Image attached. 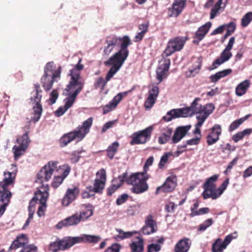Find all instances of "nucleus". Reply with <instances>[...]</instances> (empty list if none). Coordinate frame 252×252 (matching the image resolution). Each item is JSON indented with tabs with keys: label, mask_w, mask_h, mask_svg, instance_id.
<instances>
[{
	"label": "nucleus",
	"mask_w": 252,
	"mask_h": 252,
	"mask_svg": "<svg viewBox=\"0 0 252 252\" xmlns=\"http://www.w3.org/2000/svg\"><path fill=\"white\" fill-rule=\"evenodd\" d=\"M120 43V50L104 63L105 66L112 65L109 70L108 78L114 73H116L123 65L129 55L128 47L132 43L127 35L117 37L113 35L106 37L105 43L107 46L104 48V55L108 56L113 51L114 47L119 45Z\"/></svg>",
	"instance_id": "obj_1"
},
{
	"label": "nucleus",
	"mask_w": 252,
	"mask_h": 252,
	"mask_svg": "<svg viewBox=\"0 0 252 252\" xmlns=\"http://www.w3.org/2000/svg\"><path fill=\"white\" fill-rule=\"evenodd\" d=\"M153 162V158H148L145 163L143 172L132 173L129 176L127 183L132 186L131 190L133 193L140 194L148 190L149 186L147 181L149 178V175L147 172Z\"/></svg>",
	"instance_id": "obj_2"
},
{
	"label": "nucleus",
	"mask_w": 252,
	"mask_h": 252,
	"mask_svg": "<svg viewBox=\"0 0 252 252\" xmlns=\"http://www.w3.org/2000/svg\"><path fill=\"white\" fill-rule=\"evenodd\" d=\"M93 122V118L90 117L84 121L82 125L79 126L73 131L64 134L60 139V146L62 147H65L74 140H76L77 142L82 141L90 132Z\"/></svg>",
	"instance_id": "obj_3"
},
{
	"label": "nucleus",
	"mask_w": 252,
	"mask_h": 252,
	"mask_svg": "<svg viewBox=\"0 0 252 252\" xmlns=\"http://www.w3.org/2000/svg\"><path fill=\"white\" fill-rule=\"evenodd\" d=\"M11 166L14 168L12 172L4 173L5 178L0 182V202L2 203L0 205V218L4 213L6 206L11 197V193L9 190L8 187L13 184L17 172V167L15 164H12Z\"/></svg>",
	"instance_id": "obj_4"
},
{
	"label": "nucleus",
	"mask_w": 252,
	"mask_h": 252,
	"mask_svg": "<svg viewBox=\"0 0 252 252\" xmlns=\"http://www.w3.org/2000/svg\"><path fill=\"white\" fill-rule=\"evenodd\" d=\"M62 66L56 68V65L53 62L47 63L44 67V74L40 78V83L45 91H50L55 82L61 78Z\"/></svg>",
	"instance_id": "obj_5"
},
{
	"label": "nucleus",
	"mask_w": 252,
	"mask_h": 252,
	"mask_svg": "<svg viewBox=\"0 0 252 252\" xmlns=\"http://www.w3.org/2000/svg\"><path fill=\"white\" fill-rule=\"evenodd\" d=\"M81 59H80L78 63L73 68L70 70L69 75L71 77L69 84L65 89L66 91L69 92L75 89L72 94L78 95L79 93L82 90L84 84L79 81L81 70L84 68V65L80 63Z\"/></svg>",
	"instance_id": "obj_6"
},
{
	"label": "nucleus",
	"mask_w": 252,
	"mask_h": 252,
	"mask_svg": "<svg viewBox=\"0 0 252 252\" xmlns=\"http://www.w3.org/2000/svg\"><path fill=\"white\" fill-rule=\"evenodd\" d=\"M42 92L40 85L38 83L34 84V90L31 93L30 98V103L32 106V114L33 115L31 120L34 123L38 121L43 111L42 106L41 104Z\"/></svg>",
	"instance_id": "obj_7"
},
{
	"label": "nucleus",
	"mask_w": 252,
	"mask_h": 252,
	"mask_svg": "<svg viewBox=\"0 0 252 252\" xmlns=\"http://www.w3.org/2000/svg\"><path fill=\"white\" fill-rule=\"evenodd\" d=\"M200 100V98H195L190 106L186 108L189 109V116H191L192 114H198L199 115L196 116L197 119H199V117L202 118L206 116L207 119L213 112L215 107L212 103H208L205 105L202 106L198 103Z\"/></svg>",
	"instance_id": "obj_8"
},
{
	"label": "nucleus",
	"mask_w": 252,
	"mask_h": 252,
	"mask_svg": "<svg viewBox=\"0 0 252 252\" xmlns=\"http://www.w3.org/2000/svg\"><path fill=\"white\" fill-rule=\"evenodd\" d=\"M29 242L27 236L25 234L18 235L9 248V250L22 248L19 252H37V248L33 245H28Z\"/></svg>",
	"instance_id": "obj_9"
},
{
	"label": "nucleus",
	"mask_w": 252,
	"mask_h": 252,
	"mask_svg": "<svg viewBox=\"0 0 252 252\" xmlns=\"http://www.w3.org/2000/svg\"><path fill=\"white\" fill-rule=\"evenodd\" d=\"M187 40V38L183 36H177L170 39L162 54V58L170 56L175 52L181 51L183 48Z\"/></svg>",
	"instance_id": "obj_10"
},
{
	"label": "nucleus",
	"mask_w": 252,
	"mask_h": 252,
	"mask_svg": "<svg viewBox=\"0 0 252 252\" xmlns=\"http://www.w3.org/2000/svg\"><path fill=\"white\" fill-rule=\"evenodd\" d=\"M57 163L56 161H50L43 167L36 175L35 182L44 183V182H48L51 178L54 171L57 169Z\"/></svg>",
	"instance_id": "obj_11"
},
{
	"label": "nucleus",
	"mask_w": 252,
	"mask_h": 252,
	"mask_svg": "<svg viewBox=\"0 0 252 252\" xmlns=\"http://www.w3.org/2000/svg\"><path fill=\"white\" fill-rule=\"evenodd\" d=\"M153 127L149 126L145 129L133 133L131 135V145L143 144L151 139Z\"/></svg>",
	"instance_id": "obj_12"
},
{
	"label": "nucleus",
	"mask_w": 252,
	"mask_h": 252,
	"mask_svg": "<svg viewBox=\"0 0 252 252\" xmlns=\"http://www.w3.org/2000/svg\"><path fill=\"white\" fill-rule=\"evenodd\" d=\"M74 245L72 237H65L62 239H58L56 241L51 243L49 245V250L52 252H58L59 251H65Z\"/></svg>",
	"instance_id": "obj_13"
},
{
	"label": "nucleus",
	"mask_w": 252,
	"mask_h": 252,
	"mask_svg": "<svg viewBox=\"0 0 252 252\" xmlns=\"http://www.w3.org/2000/svg\"><path fill=\"white\" fill-rule=\"evenodd\" d=\"M219 178V175L215 174L208 178L203 185L204 191L202 193V196L206 199L209 198L214 199V194L216 190L215 182Z\"/></svg>",
	"instance_id": "obj_14"
},
{
	"label": "nucleus",
	"mask_w": 252,
	"mask_h": 252,
	"mask_svg": "<svg viewBox=\"0 0 252 252\" xmlns=\"http://www.w3.org/2000/svg\"><path fill=\"white\" fill-rule=\"evenodd\" d=\"M17 141L19 145H15L12 149L15 158H18L23 155L28 147L30 141L28 132H26L22 136L18 137Z\"/></svg>",
	"instance_id": "obj_15"
},
{
	"label": "nucleus",
	"mask_w": 252,
	"mask_h": 252,
	"mask_svg": "<svg viewBox=\"0 0 252 252\" xmlns=\"http://www.w3.org/2000/svg\"><path fill=\"white\" fill-rule=\"evenodd\" d=\"M177 185V178L175 175H172L168 177L164 183L158 187L156 190V194H158L160 192L170 193L174 190Z\"/></svg>",
	"instance_id": "obj_16"
},
{
	"label": "nucleus",
	"mask_w": 252,
	"mask_h": 252,
	"mask_svg": "<svg viewBox=\"0 0 252 252\" xmlns=\"http://www.w3.org/2000/svg\"><path fill=\"white\" fill-rule=\"evenodd\" d=\"M129 177L127 176L126 172L124 173L123 174L119 175L118 178H116L112 180L111 185L107 189V195L111 196L123 184L124 182L130 185L127 183Z\"/></svg>",
	"instance_id": "obj_17"
},
{
	"label": "nucleus",
	"mask_w": 252,
	"mask_h": 252,
	"mask_svg": "<svg viewBox=\"0 0 252 252\" xmlns=\"http://www.w3.org/2000/svg\"><path fill=\"white\" fill-rule=\"evenodd\" d=\"M187 0H174L172 6L168 8L169 17H177L186 6Z\"/></svg>",
	"instance_id": "obj_18"
},
{
	"label": "nucleus",
	"mask_w": 252,
	"mask_h": 252,
	"mask_svg": "<svg viewBox=\"0 0 252 252\" xmlns=\"http://www.w3.org/2000/svg\"><path fill=\"white\" fill-rule=\"evenodd\" d=\"M234 238L235 237H233L232 234H230L225 237L223 241L221 238L217 239L212 244V252H223Z\"/></svg>",
	"instance_id": "obj_19"
},
{
	"label": "nucleus",
	"mask_w": 252,
	"mask_h": 252,
	"mask_svg": "<svg viewBox=\"0 0 252 252\" xmlns=\"http://www.w3.org/2000/svg\"><path fill=\"white\" fill-rule=\"evenodd\" d=\"M96 175L97 178L94 180V192L101 193L104 188L106 181V171L102 168L96 172Z\"/></svg>",
	"instance_id": "obj_20"
},
{
	"label": "nucleus",
	"mask_w": 252,
	"mask_h": 252,
	"mask_svg": "<svg viewBox=\"0 0 252 252\" xmlns=\"http://www.w3.org/2000/svg\"><path fill=\"white\" fill-rule=\"evenodd\" d=\"M158 230L157 222L154 220L152 214L148 215L145 218V224L141 229L144 235H150L156 232Z\"/></svg>",
	"instance_id": "obj_21"
},
{
	"label": "nucleus",
	"mask_w": 252,
	"mask_h": 252,
	"mask_svg": "<svg viewBox=\"0 0 252 252\" xmlns=\"http://www.w3.org/2000/svg\"><path fill=\"white\" fill-rule=\"evenodd\" d=\"M189 109L188 108L173 109L168 111L162 119L165 122H170L172 119L180 117H187L189 116Z\"/></svg>",
	"instance_id": "obj_22"
},
{
	"label": "nucleus",
	"mask_w": 252,
	"mask_h": 252,
	"mask_svg": "<svg viewBox=\"0 0 252 252\" xmlns=\"http://www.w3.org/2000/svg\"><path fill=\"white\" fill-rule=\"evenodd\" d=\"M79 193V189L77 187L74 186L72 188H68L62 199V205L65 207L68 206L77 198Z\"/></svg>",
	"instance_id": "obj_23"
},
{
	"label": "nucleus",
	"mask_w": 252,
	"mask_h": 252,
	"mask_svg": "<svg viewBox=\"0 0 252 252\" xmlns=\"http://www.w3.org/2000/svg\"><path fill=\"white\" fill-rule=\"evenodd\" d=\"M159 88L156 86H153L148 91V96L144 102V107L146 110L150 109L156 103L159 94Z\"/></svg>",
	"instance_id": "obj_24"
},
{
	"label": "nucleus",
	"mask_w": 252,
	"mask_h": 252,
	"mask_svg": "<svg viewBox=\"0 0 252 252\" xmlns=\"http://www.w3.org/2000/svg\"><path fill=\"white\" fill-rule=\"evenodd\" d=\"M200 141V137L196 136L195 138H193L190 140H189L187 141V144L185 145H184L182 146L179 147L178 148V150L175 152H167L165 153L163 155L161 156V158H169L170 157H178L179 156V155L183 153L186 148L187 145H197L198 144Z\"/></svg>",
	"instance_id": "obj_25"
},
{
	"label": "nucleus",
	"mask_w": 252,
	"mask_h": 252,
	"mask_svg": "<svg viewBox=\"0 0 252 252\" xmlns=\"http://www.w3.org/2000/svg\"><path fill=\"white\" fill-rule=\"evenodd\" d=\"M77 95L70 93L68 96L65 98V104L63 106L60 107L55 112V116L60 117L62 116L68 109H69L75 101Z\"/></svg>",
	"instance_id": "obj_26"
},
{
	"label": "nucleus",
	"mask_w": 252,
	"mask_h": 252,
	"mask_svg": "<svg viewBox=\"0 0 252 252\" xmlns=\"http://www.w3.org/2000/svg\"><path fill=\"white\" fill-rule=\"evenodd\" d=\"M221 133V127L219 125H215L211 129V132L206 137V142L208 146L216 143L219 140Z\"/></svg>",
	"instance_id": "obj_27"
},
{
	"label": "nucleus",
	"mask_w": 252,
	"mask_h": 252,
	"mask_svg": "<svg viewBox=\"0 0 252 252\" xmlns=\"http://www.w3.org/2000/svg\"><path fill=\"white\" fill-rule=\"evenodd\" d=\"M211 25V22H208L204 25L199 27L195 33V35L193 37L194 38L196 39L193 40V43L196 44H198L199 42L204 38L206 34L208 33Z\"/></svg>",
	"instance_id": "obj_28"
},
{
	"label": "nucleus",
	"mask_w": 252,
	"mask_h": 252,
	"mask_svg": "<svg viewBox=\"0 0 252 252\" xmlns=\"http://www.w3.org/2000/svg\"><path fill=\"white\" fill-rule=\"evenodd\" d=\"M72 238L74 245L83 242L96 244L101 240V238L99 236L85 234L78 237H72Z\"/></svg>",
	"instance_id": "obj_29"
},
{
	"label": "nucleus",
	"mask_w": 252,
	"mask_h": 252,
	"mask_svg": "<svg viewBox=\"0 0 252 252\" xmlns=\"http://www.w3.org/2000/svg\"><path fill=\"white\" fill-rule=\"evenodd\" d=\"M40 184L41 186L37 188V190L34 193V196L39 201L46 202L49 197V186L47 184L43 182Z\"/></svg>",
	"instance_id": "obj_30"
},
{
	"label": "nucleus",
	"mask_w": 252,
	"mask_h": 252,
	"mask_svg": "<svg viewBox=\"0 0 252 252\" xmlns=\"http://www.w3.org/2000/svg\"><path fill=\"white\" fill-rule=\"evenodd\" d=\"M190 128V125L177 127L176 128L174 135L171 138L172 143H177L179 142L186 135Z\"/></svg>",
	"instance_id": "obj_31"
},
{
	"label": "nucleus",
	"mask_w": 252,
	"mask_h": 252,
	"mask_svg": "<svg viewBox=\"0 0 252 252\" xmlns=\"http://www.w3.org/2000/svg\"><path fill=\"white\" fill-rule=\"evenodd\" d=\"M231 50H227L225 48L221 53L220 57L214 61L212 65V68L210 70L217 68L219 65L228 61L232 56Z\"/></svg>",
	"instance_id": "obj_32"
},
{
	"label": "nucleus",
	"mask_w": 252,
	"mask_h": 252,
	"mask_svg": "<svg viewBox=\"0 0 252 252\" xmlns=\"http://www.w3.org/2000/svg\"><path fill=\"white\" fill-rule=\"evenodd\" d=\"M191 244L189 238H184L180 240L175 246V252H188Z\"/></svg>",
	"instance_id": "obj_33"
},
{
	"label": "nucleus",
	"mask_w": 252,
	"mask_h": 252,
	"mask_svg": "<svg viewBox=\"0 0 252 252\" xmlns=\"http://www.w3.org/2000/svg\"><path fill=\"white\" fill-rule=\"evenodd\" d=\"M170 64V59H165L162 64L163 67H159L158 68L157 70V79L159 81V83H160L163 79L166 76V72L168 71Z\"/></svg>",
	"instance_id": "obj_34"
},
{
	"label": "nucleus",
	"mask_w": 252,
	"mask_h": 252,
	"mask_svg": "<svg viewBox=\"0 0 252 252\" xmlns=\"http://www.w3.org/2000/svg\"><path fill=\"white\" fill-rule=\"evenodd\" d=\"M137 241H132L129 247L131 252H144V240L141 237L138 236L136 238Z\"/></svg>",
	"instance_id": "obj_35"
},
{
	"label": "nucleus",
	"mask_w": 252,
	"mask_h": 252,
	"mask_svg": "<svg viewBox=\"0 0 252 252\" xmlns=\"http://www.w3.org/2000/svg\"><path fill=\"white\" fill-rule=\"evenodd\" d=\"M173 132V128L166 127L162 129V133L158 138V142L160 144L166 143L171 139V136Z\"/></svg>",
	"instance_id": "obj_36"
},
{
	"label": "nucleus",
	"mask_w": 252,
	"mask_h": 252,
	"mask_svg": "<svg viewBox=\"0 0 252 252\" xmlns=\"http://www.w3.org/2000/svg\"><path fill=\"white\" fill-rule=\"evenodd\" d=\"M250 81L245 80L239 83L235 88V94L238 96L245 94L250 86Z\"/></svg>",
	"instance_id": "obj_37"
},
{
	"label": "nucleus",
	"mask_w": 252,
	"mask_h": 252,
	"mask_svg": "<svg viewBox=\"0 0 252 252\" xmlns=\"http://www.w3.org/2000/svg\"><path fill=\"white\" fill-rule=\"evenodd\" d=\"M81 221L78 213L77 212L64 219L63 223L65 226H72L77 225Z\"/></svg>",
	"instance_id": "obj_38"
},
{
	"label": "nucleus",
	"mask_w": 252,
	"mask_h": 252,
	"mask_svg": "<svg viewBox=\"0 0 252 252\" xmlns=\"http://www.w3.org/2000/svg\"><path fill=\"white\" fill-rule=\"evenodd\" d=\"M108 74L109 71L106 74L105 80H104L102 77H100L96 79L95 83H94V87L95 89H96L100 88L101 90H103L107 84V82L109 81L116 73H114L113 75H112V76L109 78H108Z\"/></svg>",
	"instance_id": "obj_39"
},
{
	"label": "nucleus",
	"mask_w": 252,
	"mask_h": 252,
	"mask_svg": "<svg viewBox=\"0 0 252 252\" xmlns=\"http://www.w3.org/2000/svg\"><path fill=\"white\" fill-rule=\"evenodd\" d=\"M231 72L232 70L231 69H226L218 72L216 74L212 75L210 77V80L213 83H216L220 79L228 75L229 74H231Z\"/></svg>",
	"instance_id": "obj_40"
},
{
	"label": "nucleus",
	"mask_w": 252,
	"mask_h": 252,
	"mask_svg": "<svg viewBox=\"0 0 252 252\" xmlns=\"http://www.w3.org/2000/svg\"><path fill=\"white\" fill-rule=\"evenodd\" d=\"M228 0H225L224 3V6L225 7L227 3ZM222 3V0H218V1L215 3L214 7L212 8L210 11V17L211 19H213L217 16L219 13V10L221 8V5Z\"/></svg>",
	"instance_id": "obj_41"
},
{
	"label": "nucleus",
	"mask_w": 252,
	"mask_h": 252,
	"mask_svg": "<svg viewBox=\"0 0 252 252\" xmlns=\"http://www.w3.org/2000/svg\"><path fill=\"white\" fill-rule=\"evenodd\" d=\"M201 61L198 59L197 61L195 62V64H194L192 67V68L189 69L187 72L186 74L188 77H193L197 73H198L199 70L200 69L201 66Z\"/></svg>",
	"instance_id": "obj_42"
},
{
	"label": "nucleus",
	"mask_w": 252,
	"mask_h": 252,
	"mask_svg": "<svg viewBox=\"0 0 252 252\" xmlns=\"http://www.w3.org/2000/svg\"><path fill=\"white\" fill-rule=\"evenodd\" d=\"M252 132V130L251 128H247L242 131H239L236 134L234 135L232 139L235 142H237L243 139V138L246 135H250Z\"/></svg>",
	"instance_id": "obj_43"
},
{
	"label": "nucleus",
	"mask_w": 252,
	"mask_h": 252,
	"mask_svg": "<svg viewBox=\"0 0 252 252\" xmlns=\"http://www.w3.org/2000/svg\"><path fill=\"white\" fill-rule=\"evenodd\" d=\"M228 184L229 179L227 178L222 182V183L221 184V185L219 188H216L215 193H214V194L213 199H216L219 197H220L222 194L224 190L226 189Z\"/></svg>",
	"instance_id": "obj_44"
},
{
	"label": "nucleus",
	"mask_w": 252,
	"mask_h": 252,
	"mask_svg": "<svg viewBox=\"0 0 252 252\" xmlns=\"http://www.w3.org/2000/svg\"><path fill=\"white\" fill-rule=\"evenodd\" d=\"M78 215L81 221H85L93 215V209L91 207L87 208L80 211Z\"/></svg>",
	"instance_id": "obj_45"
},
{
	"label": "nucleus",
	"mask_w": 252,
	"mask_h": 252,
	"mask_svg": "<svg viewBox=\"0 0 252 252\" xmlns=\"http://www.w3.org/2000/svg\"><path fill=\"white\" fill-rule=\"evenodd\" d=\"M119 147V143L117 141L113 142L111 145L109 146L106 151L108 157L113 158L116 154Z\"/></svg>",
	"instance_id": "obj_46"
},
{
	"label": "nucleus",
	"mask_w": 252,
	"mask_h": 252,
	"mask_svg": "<svg viewBox=\"0 0 252 252\" xmlns=\"http://www.w3.org/2000/svg\"><path fill=\"white\" fill-rule=\"evenodd\" d=\"M252 21V12H249L247 13L241 19V26L246 27Z\"/></svg>",
	"instance_id": "obj_47"
},
{
	"label": "nucleus",
	"mask_w": 252,
	"mask_h": 252,
	"mask_svg": "<svg viewBox=\"0 0 252 252\" xmlns=\"http://www.w3.org/2000/svg\"><path fill=\"white\" fill-rule=\"evenodd\" d=\"M39 203V200L37 198H35L34 196L29 203L28 206L29 214L33 215L35 210L36 204Z\"/></svg>",
	"instance_id": "obj_48"
},
{
	"label": "nucleus",
	"mask_w": 252,
	"mask_h": 252,
	"mask_svg": "<svg viewBox=\"0 0 252 252\" xmlns=\"http://www.w3.org/2000/svg\"><path fill=\"white\" fill-rule=\"evenodd\" d=\"M199 119H197L198 122L195 125V129L193 131V133L196 134H199V136L200 137L201 136V130H200V127L202 126L203 124L204 123V121L206 119V116L202 118H198Z\"/></svg>",
	"instance_id": "obj_49"
},
{
	"label": "nucleus",
	"mask_w": 252,
	"mask_h": 252,
	"mask_svg": "<svg viewBox=\"0 0 252 252\" xmlns=\"http://www.w3.org/2000/svg\"><path fill=\"white\" fill-rule=\"evenodd\" d=\"M213 223V220L212 218L205 220L202 223L199 225L198 231H204L209 226L212 225Z\"/></svg>",
	"instance_id": "obj_50"
},
{
	"label": "nucleus",
	"mask_w": 252,
	"mask_h": 252,
	"mask_svg": "<svg viewBox=\"0 0 252 252\" xmlns=\"http://www.w3.org/2000/svg\"><path fill=\"white\" fill-rule=\"evenodd\" d=\"M40 206L38 207L37 214L39 217H42L45 215V211L47 207L46 202L39 201Z\"/></svg>",
	"instance_id": "obj_51"
},
{
	"label": "nucleus",
	"mask_w": 252,
	"mask_h": 252,
	"mask_svg": "<svg viewBox=\"0 0 252 252\" xmlns=\"http://www.w3.org/2000/svg\"><path fill=\"white\" fill-rule=\"evenodd\" d=\"M58 93L56 90H54L50 94V98L48 100L49 105H52L55 103L58 97Z\"/></svg>",
	"instance_id": "obj_52"
},
{
	"label": "nucleus",
	"mask_w": 252,
	"mask_h": 252,
	"mask_svg": "<svg viewBox=\"0 0 252 252\" xmlns=\"http://www.w3.org/2000/svg\"><path fill=\"white\" fill-rule=\"evenodd\" d=\"M243 124V121L241 120H236L233 122L229 126V131L232 132L238 128L239 126Z\"/></svg>",
	"instance_id": "obj_53"
},
{
	"label": "nucleus",
	"mask_w": 252,
	"mask_h": 252,
	"mask_svg": "<svg viewBox=\"0 0 252 252\" xmlns=\"http://www.w3.org/2000/svg\"><path fill=\"white\" fill-rule=\"evenodd\" d=\"M64 178L61 176L55 177L52 183V186L54 188H57L63 183Z\"/></svg>",
	"instance_id": "obj_54"
},
{
	"label": "nucleus",
	"mask_w": 252,
	"mask_h": 252,
	"mask_svg": "<svg viewBox=\"0 0 252 252\" xmlns=\"http://www.w3.org/2000/svg\"><path fill=\"white\" fill-rule=\"evenodd\" d=\"M161 249V246L158 244H151L147 247V252H158Z\"/></svg>",
	"instance_id": "obj_55"
},
{
	"label": "nucleus",
	"mask_w": 252,
	"mask_h": 252,
	"mask_svg": "<svg viewBox=\"0 0 252 252\" xmlns=\"http://www.w3.org/2000/svg\"><path fill=\"white\" fill-rule=\"evenodd\" d=\"M121 249L120 245L117 243L112 244L110 247H108L105 252H120Z\"/></svg>",
	"instance_id": "obj_56"
},
{
	"label": "nucleus",
	"mask_w": 252,
	"mask_h": 252,
	"mask_svg": "<svg viewBox=\"0 0 252 252\" xmlns=\"http://www.w3.org/2000/svg\"><path fill=\"white\" fill-rule=\"evenodd\" d=\"M176 205L173 202H169L164 206L165 210L167 213H172L174 212V210Z\"/></svg>",
	"instance_id": "obj_57"
},
{
	"label": "nucleus",
	"mask_w": 252,
	"mask_h": 252,
	"mask_svg": "<svg viewBox=\"0 0 252 252\" xmlns=\"http://www.w3.org/2000/svg\"><path fill=\"white\" fill-rule=\"evenodd\" d=\"M128 195L126 193H124L119 196L116 200V204L118 205H120L125 203L128 199Z\"/></svg>",
	"instance_id": "obj_58"
},
{
	"label": "nucleus",
	"mask_w": 252,
	"mask_h": 252,
	"mask_svg": "<svg viewBox=\"0 0 252 252\" xmlns=\"http://www.w3.org/2000/svg\"><path fill=\"white\" fill-rule=\"evenodd\" d=\"M62 174L61 176L65 179L69 174L70 171V167L68 165H63L61 168Z\"/></svg>",
	"instance_id": "obj_59"
},
{
	"label": "nucleus",
	"mask_w": 252,
	"mask_h": 252,
	"mask_svg": "<svg viewBox=\"0 0 252 252\" xmlns=\"http://www.w3.org/2000/svg\"><path fill=\"white\" fill-rule=\"evenodd\" d=\"M116 108V107L115 106L112 105V103L110 102L109 104H107L103 107V114H106Z\"/></svg>",
	"instance_id": "obj_60"
},
{
	"label": "nucleus",
	"mask_w": 252,
	"mask_h": 252,
	"mask_svg": "<svg viewBox=\"0 0 252 252\" xmlns=\"http://www.w3.org/2000/svg\"><path fill=\"white\" fill-rule=\"evenodd\" d=\"M122 99L123 98H122L121 94H118L117 95L114 97L112 100L110 102L112 103V105L117 107L118 104L122 100Z\"/></svg>",
	"instance_id": "obj_61"
},
{
	"label": "nucleus",
	"mask_w": 252,
	"mask_h": 252,
	"mask_svg": "<svg viewBox=\"0 0 252 252\" xmlns=\"http://www.w3.org/2000/svg\"><path fill=\"white\" fill-rule=\"evenodd\" d=\"M149 26V22H146L138 26V29L141 31L140 32L143 33H146L148 31Z\"/></svg>",
	"instance_id": "obj_62"
},
{
	"label": "nucleus",
	"mask_w": 252,
	"mask_h": 252,
	"mask_svg": "<svg viewBox=\"0 0 252 252\" xmlns=\"http://www.w3.org/2000/svg\"><path fill=\"white\" fill-rule=\"evenodd\" d=\"M210 212V209L209 208L205 207L199 209L197 210V212H195L193 213L194 217L196 216H199L201 215H203L205 214H207Z\"/></svg>",
	"instance_id": "obj_63"
},
{
	"label": "nucleus",
	"mask_w": 252,
	"mask_h": 252,
	"mask_svg": "<svg viewBox=\"0 0 252 252\" xmlns=\"http://www.w3.org/2000/svg\"><path fill=\"white\" fill-rule=\"evenodd\" d=\"M227 27L226 31L231 33V34L234 32L236 29V25L233 22H231L227 25H225Z\"/></svg>",
	"instance_id": "obj_64"
}]
</instances>
